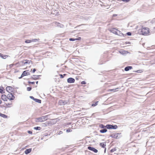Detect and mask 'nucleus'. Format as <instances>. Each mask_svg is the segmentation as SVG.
I'll list each match as a JSON object with an SVG mask.
<instances>
[{
    "label": "nucleus",
    "instance_id": "obj_28",
    "mask_svg": "<svg viewBox=\"0 0 155 155\" xmlns=\"http://www.w3.org/2000/svg\"><path fill=\"white\" fill-rule=\"evenodd\" d=\"M34 129L35 130H40L41 129V128L40 127H35L34 128Z\"/></svg>",
    "mask_w": 155,
    "mask_h": 155
},
{
    "label": "nucleus",
    "instance_id": "obj_36",
    "mask_svg": "<svg viewBox=\"0 0 155 155\" xmlns=\"http://www.w3.org/2000/svg\"><path fill=\"white\" fill-rule=\"evenodd\" d=\"M130 0H123V1L125 2H127L130 1Z\"/></svg>",
    "mask_w": 155,
    "mask_h": 155
},
{
    "label": "nucleus",
    "instance_id": "obj_18",
    "mask_svg": "<svg viewBox=\"0 0 155 155\" xmlns=\"http://www.w3.org/2000/svg\"><path fill=\"white\" fill-rule=\"evenodd\" d=\"M107 129L106 128H104L103 129L101 130H100V131L101 133H104L106 132L107 131Z\"/></svg>",
    "mask_w": 155,
    "mask_h": 155
},
{
    "label": "nucleus",
    "instance_id": "obj_38",
    "mask_svg": "<svg viewBox=\"0 0 155 155\" xmlns=\"http://www.w3.org/2000/svg\"><path fill=\"white\" fill-rule=\"evenodd\" d=\"M115 150L114 149H112L110 151L111 152H113L115 151Z\"/></svg>",
    "mask_w": 155,
    "mask_h": 155
},
{
    "label": "nucleus",
    "instance_id": "obj_27",
    "mask_svg": "<svg viewBox=\"0 0 155 155\" xmlns=\"http://www.w3.org/2000/svg\"><path fill=\"white\" fill-rule=\"evenodd\" d=\"M98 101H97L95 103L93 104H92L91 106L93 107H94L97 105Z\"/></svg>",
    "mask_w": 155,
    "mask_h": 155
},
{
    "label": "nucleus",
    "instance_id": "obj_33",
    "mask_svg": "<svg viewBox=\"0 0 155 155\" xmlns=\"http://www.w3.org/2000/svg\"><path fill=\"white\" fill-rule=\"evenodd\" d=\"M71 131H72V130L70 129H68L66 130V132H71Z\"/></svg>",
    "mask_w": 155,
    "mask_h": 155
},
{
    "label": "nucleus",
    "instance_id": "obj_7",
    "mask_svg": "<svg viewBox=\"0 0 155 155\" xmlns=\"http://www.w3.org/2000/svg\"><path fill=\"white\" fill-rule=\"evenodd\" d=\"M87 149L90 150L94 152V153H97L98 152V150L97 149L94 148L93 147H91L90 146H89L87 147Z\"/></svg>",
    "mask_w": 155,
    "mask_h": 155
},
{
    "label": "nucleus",
    "instance_id": "obj_31",
    "mask_svg": "<svg viewBox=\"0 0 155 155\" xmlns=\"http://www.w3.org/2000/svg\"><path fill=\"white\" fill-rule=\"evenodd\" d=\"M27 89L28 91H30L31 89V87H27Z\"/></svg>",
    "mask_w": 155,
    "mask_h": 155
},
{
    "label": "nucleus",
    "instance_id": "obj_42",
    "mask_svg": "<svg viewBox=\"0 0 155 155\" xmlns=\"http://www.w3.org/2000/svg\"><path fill=\"white\" fill-rule=\"evenodd\" d=\"M60 76H61V78H64V76H63V75H62V74H60Z\"/></svg>",
    "mask_w": 155,
    "mask_h": 155
},
{
    "label": "nucleus",
    "instance_id": "obj_23",
    "mask_svg": "<svg viewBox=\"0 0 155 155\" xmlns=\"http://www.w3.org/2000/svg\"><path fill=\"white\" fill-rule=\"evenodd\" d=\"M0 116L4 118H7V116L4 114H1L0 113Z\"/></svg>",
    "mask_w": 155,
    "mask_h": 155
},
{
    "label": "nucleus",
    "instance_id": "obj_40",
    "mask_svg": "<svg viewBox=\"0 0 155 155\" xmlns=\"http://www.w3.org/2000/svg\"><path fill=\"white\" fill-rule=\"evenodd\" d=\"M62 133H63V132H62V131H60L59 132V133H58V134H62Z\"/></svg>",
    "mask_w": 155,
    "mask_h": 155
},
{
    "label": "nucleus",
    "instance_id": "obj_43",
    "mask_svg": "<svg viewBox=\"0 0 155 155\" xmlns=\"http://www.w3.org/2000/svg\"><path fill=\"white\" fill-rule=\"evenodd\" d=\"M36 71V69H35L34 68V69H33V70H32V72L34 73Z\"/></svg>",
    "mask_w": 155,
    "mask_h": 155
},
{
    "label": "nucleus",
    "instance_id": "obj_11",
    "mask_svg": "<svg viewBox=\"0 0 155 155\" xmlns=\"http://www.w3.org/2000/svg\"><path fill=\"white\" fill-rule=\"evenodd\" d=\"M55 25H56L60 28H62L64 27V25L62 24H60V23L58 22H55Z\"/></svg>",
    "mask_w": 155,
    "mask_h": 155
},
{
    "label": "nucleus",
    "instance_id": "obj_21",
    "mask_svg": "<svg viewBox=\"0 0 155 155\" xmlns=\"http://www.w3.org/2000/svg\"><path fill=\"white\" fill-rule=\"evenodd\" d=\"M12 104V102H11L6 104H5L6 107H10V105H11Z\"/></svg>",
    "mask_w": 155,
    "mask_h": 155
},
{
    "label": "nucleus",
    "instance_id": "obj_6",
    "mask_svg": "<svg viewBox=\"0 0 155 155\" xmlns=\"http://www.w3.org/2000/svg\"><path fill=\"white\" fill-rule=\"evenodd\" d=\"M6 91L9 92V93H11L13 92V91L14 90V88L12 87H11L9 86L6 87Z\"/></svg>",
    "mask_w": 155,
    "mask_h": 155
},
{
    "label": "nucleus",
    "instance_id": "obj_30",
    "mask_svg": "<svg viewBox=\"0 0 155 155\" xmlns=\"http://www.w3.org/2000/svg\"><path fill=\"white\" fill-rule=\"evenodd\" d=\"M28 61H28V60H25V61H23V62L24 64H25L28 63Z\"/></svg>",
    "mask_w": 155,
    "mask_h": 155
},
{
    "label": "nucleus",
    "instance_id": "obj_32",
    "mask_svg": "<svg viewBox=\"0 0 155 155\" xmlns=\"http://www.w3.org/2000/svg\"><path fill=\"white\" fill-rule=\"evenodd\" d=\"M127 34L128 36H130L131 35V33L130 32H128L127 33Z\"/></svg>",
    "mask_w": 155,
    "mask_h": 155
},
{
    "label": "nucleus",
    "instance_id": "obj_44",
    "mask_svg": "<svg viewBox=\"0 0 155 155\" xmlns=\"http://www.w3.org/2000/svg\"><path fill=\"white\" fill-rule=\"evenodd\" d=\"M115 90L116 89H111L110 90V91H115Z\"/></svg>",
    "mask_w": 155,
    "mask_h": 155
},
{
    "label": "nucleus",
    "instance_id": "obj_22",
    "mask_svg": "<svg viewBox=\"0 0 155 155\" xmlns=\"http://www.w3.org/2000/svg\"><path fill=\"white\" fill-rule=\"evenodd\" d=\"M100 145L102 147L104 148L106 145L105 143H100Z\"/></svg>",
    "mask_w": 155,
    "mask_h": 155
},
{
    "label": "nucleus",
    "instance_id": "obj_12",
    "mask_svg": "<svg viewBox=\"0 0 155 155\" xmlns=\"http://www.w3.org/2000/svg\"><path fill=\"white\" fill-rule=\"evenodd\" d=\"M81 39V38L80 37H78V38H70L69 39V40L70 41H74L76 40H80Z\"/></svg>",
    "mask_w": 155,
    "mask_h": 155
},
{
    "label": "nucleus",
    "instance_id": "obj_37",
    "mask_svg": "<svg viewBox=\"0 0 155 155\" xmlns=\"http://www.w3.org/2000/svg\"><path fill=\"white\" fill-rule=\"evenodd\" d=\"M30 97L31 99H33L34 100V99H35V98H34L33 96H30Z\"/></svg>",
    "mask_w": 155,
    "mask_h": 155
},
{
    "label": "nucleus",
    "instance_id": "obj_3",
    "mask_svg": "<svg viewBox=\"0 0 155 155\" xmlns=\"http://www.w3.org/2000/svg\"><path fill=\"white\" fill-rule=\"evenodd\" d=\"M106 127L108 129H116L117 128V125H113L110 124H107L106 125Z\"/></svg>",
    "mask_w": 155,
    "mask_h": 155
},
{
    "label": "nucleus",
    "instance_id": "obj_16",
    "mask_svg": "<svg viewBox=\"0 0 155 155\" xmlns=\"http://www.w3.org/2000/svg\"><path fill=\"white\" fill-rule=\"evenodd\" d=\"M117 29H115V28H112L110 30V31L113 33L115 34H116V33H117Z\"/></svg>",
    "mask_w": 155,
    "mask_h": 155
},
{
    "label": "nucleus",
    "instance_id": "obj_1",
    "mask_svg": "<svg viewBox=\"0 0 155 155\" xmlns=\"http://www.w3.org/2000/svg\"><path fill=\"white\" fill-rule=\"evenodd\" d=\"M48 117V116H42L41 117L36 119V122H42L47 120V118Z\"/></svg>",
    "mask_w": 155,
    "mask_h": 155
},
{
    "label": "nucleus",
    "instance_id": "obj_5",
    "mask_svg": "<svg viewBox=\"0 0 155 155\" xmlns=\"http://www.w3.org/2000/svg\"><path fill=\"white\" fill-rule=\"evenodd\" d=\"M8 99L10 100H14L15 98V96L12 95V93H10L7 95Z\"/></svg>",
    "mask_w": 155,
    "mask_h": 155
},
{
    "label": "nucleus",
    "instance_id": "obj_24",
    "mask_svg": "<svg viewBox=\"0 0 155 155\" xmlns=\"http://www.w3.org/2000/svg\"><path fill=\"white\" fill-rule=\"evenodd\" d=\"M39 40V39H34L31 40L32 42L38 41Z\"/></svg>",
    "mask_w": 155,
    "mask_h": 155
},
{
    "label": "nucleus",
    "instance_id": "obj_41",
    "mask_svg": "<svg viewBox=\"0 0 155 155\" xmlns=\"http://www.w3.org/2000/svg\"><path fill=\"white\" fill-rule=\"evenodd\" d=\"M29 83H31V84H35V82H29Z\"/></svg>",
    "mask_w": 155,
    "mask_h": 155
},
{
    "label": "nucleus",
    "instance_id": "obj_35",
    "mask_svg": "<svg viewBox=\"0 0 155 155\" xmlns=\"http://www.w3.org/2000/svg\"><path fill=\"white\" fill-rule=\"evenodd\" d=\"M3 88H0V93H2L3 91Z\"/></svg>",
    "mask_w": 155,
    "mask_h": 155
},
{
    "label": "nucleus",
    "instance_id": "obj_39",
    "mask_svg": "<svg viewBox=\"0 0 155 155\" xmlns=\"http://www.w3.org/2000/svg\"><path fill=\"white\" fill-rule=\"evenodd\" d=\"M28 133L29 134H32V132L31 131H28Z\"/></svg>",
    "mask_w": 155,
    "mask_h": 155
},
{
    "label": "nucleus",
    "instance_id": "obj_17",
    "mask_svg": "<svg viewBox=\"0 0 155 155\" xmlns=\"http://www.w3.org/2000/svg\"><path fill=\"white\" fill-rule=\"evenodd\" d=\"M8 55H4L0 53V57L2 58L5 59L6 57H8Z\"/></svg>",
    "mask_w": 155,
    "mask_h": 155
},
{
    "label": "nucleus",
    "instance_id": "obj_13",
    "mask_svg": "<svg viewBox=\"0 0 155 155\" xmlns=\"http://www.w3.org/2000/svg\"><path fill=\"white\" fill-rule=\"evenodd\" d=\"M31 151V149H26L25 151V153L27 154L30 153Z\"/></svg>",
    "mask_w": 155,
    "mask_h": 155
},
{
    "label": "nucleus",
    "instance_id": "obj_34",
    "mask_svg": "<svg viewBox=\"0 0 155 155\" xmlns=\"http://www.w3.org/2000/svg\"><path fill=\"white\" fill-rule=\"evenodd\" d=\"M86 83V82L84 81H82L81 82V84H85Z\"/></svg>",
    "mask_w": 155,
    "mask_h": 155
},
{
    "label": "nucleus",
    "instance_id": "obj_10",
    "mask_svg": "<svg viewBox=\"0 0 155 155\" xmlns=\"http://www.w3.org/2000/svg\"><path fill=\"white\" fill-rule=\"evenodd\" d=\"M2 99L4 101H7L8 99V96L6 97L5 95L3 94L2 96Z\"/></svg>",
    "mask_w": 155,
    "mask_h": 155
},
{
    "label": "nucleus",
    "instance_id": "obj_25",
    "mask_svg": "<svg viewBox=\"0 0 155 155\" xmlns=\"http://www.w3.org/2000/svg\"><path fill=\"white\" fill-rule=\"evenodd\" d=\"M100 128H103V129L105 128L106 127V126H105L102 124H101L100 125Z\"/></svg>",
    "mask_w": 155,
    "mask_h": 155
},
{
    "label": "nucleus",
    "instance_id": "obj_9",
    "mask_svg": "<svg viewBox=\"0 0 155 155\" xmlns=\"http://www.w3.org/2000/svg\"><path fill=\"white\" fill-rule=\"evenodd\" d=\"M74 81V79L72 78H70L67 79V82L69 83H73Z\"/></svg>",
    "mask_w": 155,
    "mask_h": 155
},
{
    "label": "nucleus",
    "instance_id": "obj_4",
    "mask_svg": "<svg viewBox=\"0 0 155 155\" xmlns=\"http://www.w3.org/2000/svg\"><path fill=\"white\" fill-rule=\"evenodd\" d=\"M69 101L68 100H60L59 101V104L61 105H63L66 104H68Z\"/></svg>",
    "mask_w": 155,
    "mask_h": 155
},
{
    "label": "nucleus",
    "instance_id": "obj_15",
    "mask_svg": "<svg viewBox=\"0 0 155 155\" xmlns=\"http://www.w3.org/2000/svg\"><path fill=\"white\" fill-rule=\"evenodd\" d=\"M116 34L120 36L123 35V33H122L120 31L117 29V33H116Z\"/></svg>",
    "mask_w": 155,
    "mask_h": 155
},
{
    "label": "nucleus",
    "instance_id": "obj_29",
    "mask_svg": "<svg viewBox=\"0 0 155 155\" xmlns=\"http://www.w3.org/2000/svg\"><path fill=\"white\" fill-rule=\"evenodd\" d=\"M33 77H32V78L34 79H35V78H38V76L34 75L33 76Z\"/></svg>",
    "mask_w": 155,
    "mask_h": 155
},
{
    "label": "nucleus",
    "instance_id": "obj_8",
    "mask_svg": "<svg viewBox=\"0 0 155 155\" xmlns=\"http://www.w3.org/2000/svg\"><path fill=\"white\" fill-rule=\"evenodd\" d=\"M29 74L28 70L24 71H23L21 77L19 78H21L23 76L25 75H28Z\"/></svg>",
    "mask_w": 155,
    "mask_h": 155
},
{
    "label": "nucleus",
    "instance_id": "obj_14",
    "mask_svg": "<svg viewBox=\"0 0 155 155\" xmlns=\"http://www.w3.org/2000/svg\"><path fill=\"white\" fill-rule=\"evenodd\" d=\"M132 68V66H128L125 68L124 70L126 71H127Z\"/></svg>",
    "mask_w": 155,
    "mask_h": 155
},
{
    "label": "nucleus",
    "instance_id": "obj_20",
    "mask_svg": "<svg viewBox=\"0 0 155 155\" xmlns=\"http://www.w3.org/2000/svg\"><path fill=\"white\" fill-rule=\"evenodd\" d=\"M35 102L39 103H41V100L35 98L34 99V100Z\"/></svg>",
    "mask_w": 155,
    "mask_h": 155
},
{
    "label": "nucleus",
    "instance_id": "obj_26",
    "mask_svg": "<svg viewBox=\"0 0 155 155\" xmlns=\"http://www.w3.org/2000/svg\"><path fill=\"white\" fill-rule=\"evenodd\" d=\"M25 42L26 43H29L32 42L31 40H28L25 41Z\"/></svg>",
    "mask_w": 155,
    "mask_h": 155
},
{
    "label": "nucleus",
    "instance_id": "obj_46",
    "mask_svg": "<svg viewBox=\"0 0 155 155\" xmlns=\"http://www.w3.org/2000/svg\"><path fill=\"white\" fill-rule=\"evenodd\" d=\"M36 84H38V81H37L36 82Z\"/></svg>",
    "mask_w": 155,
    "mask_h": 155
},
{
    "label": "nucleus",
    "instance_id": "obj_45",
    "mask_svg": "<svg viewBox=\"0 0 155 155\" xmlns=\"http://www.w3.org/2000/svg\"><path fill=\"white\" fill-rule=\"evenodd\" d=\"M117 15H116V14H114V15H113V16H114V17H115V16H117Z\"/></svg>",
    "mask_w": 155,
    "mask_h": 155
},
{
    "label": "nucleus",
    "instance_id": "obj_19",
    "mask_svg": "<svg viewBox=\"0 0 155 155\" xmlns=\"http://www.w3.org/2000/svg\"><path fill=\"white\" fill-rule=\"evenodd\" d=\"M111 136L112 137L117 138V137H118L117 134H113Z\"/></svg>",
    "mask_w": 155,
    "mask_h": 155
},
{
    "label": "nucleus",
    "instance_id": "obj_2",
    "mask_svg": "<svg viewBox=\"0 0 155 155\" xmlns=\"http://www.w3.org/2000/svg\"><path fill=\"white\" fill-rule=\"evenodd\" d=\"M141 34L143 35H147L149 33V29L147 28H142L141 31Z\"/></svg>",
    "mask_w": 155,
    "mask_h": 155
},
{
    "label": "nucleus",
    "instance_id": "obj_47",
    "mask_svg": "<svg viewBox=\"0 0 155 155\" xmlns=\"http://www.w3.org/2000/svg\"><path fill=\"white\" fill-rule=\"evenodd\" d=\"M105 151H106V148L105 149Z\"/></svg>",
    "mask_w": 155,
    "mask_h": 155
}]
</instances>
